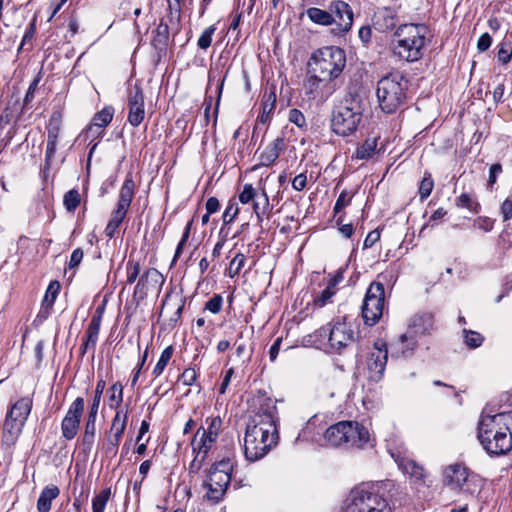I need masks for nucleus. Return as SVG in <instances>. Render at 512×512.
<instances>
[{
    "mask_svg": "<svg viewBox=\"0 0 512 512\" xmlns=\"http://www.w3.org/2000/svg\"><path fill=\"white\" fill-rule=\"evenodd\" d=\"M215 31L216 27L214 25H211L202 32L197 42V45L200 49L206 50L210 47L212 42V36L215 33Z\"/></svg>",
    "mask_w": 512,
    "mask_h": 512,
    "instance_id": "nucleus-45",
    "label": "nucleus"
},
{
    "mask_svg": "<svg viewBox=\"0 0 512 512\" xmlns=\"http://www.w3.org/2000/svg\"><path fill=\"white\" fill-rule=\"evenodd\" d=\"M128 118L127 121L133 127H138L145 118V103L142 88L135 85L128 93Z\"/></svg>",
    "mask_w": 512,
    "mask_h": 512,
    "instance_id": "nucleus-16",
    "label": "nucleus"
},
{
    "mask_svg": "<svg viewBox=\"0 0 512 512\" xmlns=\"http://www.w3.org/2000/svg\"><path fill=\"white\" fill-rule=\"evenodd\" d=\"M285 146V139L283 137H277L260 154V164L266 167L272 165L278 159L280 153L285 149Z\"/></svg>",
    "mask_w": 512,
    "mask_h": 512,
    "instance_id": "nucleus-23",
    "label": "nucleus"
},
{
    "mask_svg": "<svg viewBox=\"0 0 512 512\" xmlns=\"http://www.w3.org/2000/svg\"><path fill=\"white\" fill-rule=\"evenodd\" d=\"M84 406L85 402L82 397H77L69 406L61 422V433L66 440H72L76 437Z\"/></svg>",
    "mask_w": 512,
    "mask_h": 512,
    "instance_id": "nucleus-15",
    "label": "nucleus"
},
{
    "mask_svg": "<svg viewBox=\"0 0 512 512\" xmlns=\"http://www.w3.org/2000/svg\"><path fill=\"white\" fill-rule=\"evenodd\" d=\"M315 337L322 344H328L332 352L340 353L354 342V330L347 317H338L315 331Z\"/></svg>",
    "mask_w": 512,
    "mask_h": 512,
    "instance_id": "nucleus-10",
    "label": "nucleus"
},
{
    "mask_svg": "<svg viewBox=\"0 0 512 512\" xmlns=\"http://www.w3.org/2000/svg\"><path fill=\"white\" fill-rule=\"evenodd\" d=\"M206 458L207 457L202 454L195 453L194 459L191 461L188 468L189 474H197L201 470Z\"/></svg>",
    "mask_w": 512,
    "mask_h": 512,
    "instance_id": "nucleus-58",
    "label": "nucleus"
},
{
    "mask_svg": "<svg viewBox=\"0 0 512 512\" xmlns=\"http://www.w3.org/2000/svg\"><path fill=\"white\" fill-rule=\"evenodd\" d=\"M335 294L336 290H333L327 286L318 296L314 298V305L318 308L324 307L331 302Z\"/></svg>",
    "mask_w": 512,
    "mask_h": 512,
    "instance_id": "nucleus-44",
    "label": "nucleus"
},
{
    "mask_svg": "<svg viewBox=\"0 0 512 512\" xmlns=\"http://www.w3.org/2000/svg\"><path fill=\"white\" fill-rule=\"evenodd\" d=\"M500 212L503 221L506 222L512 218V200L507 198L503 201L500 207Z\"/></svg>",
    "mask_w": 512,
    "mask_h": 512,
    "instance_id": "nucleus-64",
    "label": "nucleus"
},
{
    "mask_svg": "<svg viewBox=\"0 0 512 512\" xmlns=\"http://www.w3.org/2000/svg\"><path fill=\"white\" fill-rule=\"evenodd\" d=\"M231 471L232 463L229 459H223L211 466L202 485L207 490V499L215 502L222 499L231 481Z\"/></svg>",
    "mask_w": 512,
    "mask_h": 512,
    "instance_id": "nucleus-12",
    "label": "nucleus"
},
{
    "mask_svg": "<svg viewBox=\"0 0 512 512\" xmlns=\"http://www.w3.org/2000/svg\"><path fill=\"white\" fill-rule=\"evenodd\" d=\"M497 58L502 64H507L512 58V46L509 43L502 42L499 45Z\"/></svg>",
    "mask_w": 512,
    "mask_h": 512,
    "instance_id": "nucleus-47",
    "label": "nucleus"
},
{
    "mask_svg": "<svg viewBox=\"0 0 512 512\" xmlns=\"http://www.w3.org/2000/svg\"><path fill=\"white\" fill-rule=\"evenodd\" d=\"M216 440V438L205 433L204 427H200L192 439V450L194 453L202 454L207 457Z\"/></svg>",
    "mask_w": 512,
    "mask_h": 512,
    "instance_id": "nucleus-24",
    "label": "nucleus"
},
{
    "mask_svg": "<svg viewBox=\"0 0 512 512\" xmlns=\"http://www.w3.org/2000/svg\"><path fill=\"white\" fill-rule=\"evenodd\" d=\"M110 488L103 489L92 499V511L93 512H104L106 504L110 498Z\"/></svg>",
    "mask_w": 512,
    "mask_h": 512,
    "instance_id": "nucleus-37",
    "label": "nucleus"
},
{
    "mask_svg": "<svg viewBox=\"0 0 512 512\" xmlns=\"http://www.w3.org/2000/svg\"><path fill=\"white\" fill-rule=\"evenodd\" d=\"M250 408L243 448L246 460L256 462L278 443L277 407L273 399L258 394L252 398Z\"/></svg>",
    "mask_w": 512,
    "mask_h": 512,
    "instance_id": "nucleus-1",
    "label": "nucleus"
},
{
    "mask_svg": "<svg viewBox=\"0 0 512 512\" xmlns=\"http://www.w3.org/2000/svg\"><path fill=\"white\" fill-rule=\"evenodd\" d=\"M307 87L310 93L321 84L338 78L346 66L345 51L337 46H326L314 51L308 60Z\"/></svg>",
    "mask_w": 512,
    "mask_h": 512,
    "instance_id": "nucleus-3",
    "label": "nucleus"
},
{
    "mask_svg": "<svg viewBox=\"0 0 512 512\" xmlns=\"http://www.w3.org/2000/svg\"><path fill=\"white\" fill-rule=\"evenodd\" d=\"M60 291V283L56 280L51 281L46 289L43 301H42V308L41 312H45L47 315L49 314V311L53 307L58 293Z\"/></svg>",
    "mask_w": 512,
    "mask_h": 512,
    "instance_id": "nucleus-30",
    "label": "nucleus"
},
{
    "mask_svg": "<svg viewBox=\"0 0 512 512\" xmlns=\"http://www.w3.org/2000/svg\"><path fill=\"white\" fill-rule=\"evenodd\" d=\"M256 195L257 193L252 184H245L243 186V190L239 194V201L242 204H248L256 198Z\"/></svg>",
    "mask_w": 512,
    "mask_h": 512,
    "instance_id": "nucleus-50",
    "label": "nucleus"
},
{
    "mask_svg": "<svg viewBox=\"0 0 512 512\" xmlns=\"http://www.w3.org/2000/svg\"><path fill=\"white\" fill-rule=\"evenodd\" d=\"M173 352H174V348L172 345L167 346L162 351V353L152 371V374L155 378L159 377L163 373L165 367L167 366L168 362L172 358Z\"/></svg>",
    "mask_w": 512,
    "mask_h": 512,
    "instance_id": "nucleus-32",
    "label": "nucleus"
},
{
    "mask_svg": "<svg viewBox=\"0 0 512 512\" xmlns=\"http://www.w3.org/2000/svg\"><path fill=\"white\" fill-rule=\"evenodd\" d=\"M105 386H106V383L104 380L101 379L97 382L93 401L89 408V413H91L93 415L98 414L100 401H101V397H102L103 391L105 389Z\"/></svg>",
    "mask_w": 512,
    "mask_h": 512,
    "instance_id": "nucleus-42",
    "label": "nucleus"
},
{
    "mask_svg": "<svg viewBox=\"0 0 512 512\" xmlns=\"http://www.w3.org/2000/svg\"><path fill=\"white\" fill-rule=\"evenodd\" d=\"M384 305V285L380 282H372L366 291L362 305L364 323L369 326L375 325L383 315Z\"/></svg>",
    "mask_w": 512,
    "mask_h": 512,
    "instance_id": "nucleus-13",
    "label": "nucleus"
},
{
    "mask_svg": "<svg viewBox=\"0 0 512 512\" xmlns=\"http://www.w3.org/2000/svg\"><path fill=\"white\" fill-rule=\"evenodd\" d=\"M96 418L97 415H93L91 413H88L85 427H84V433L82 436V446L84 448V451L89 452L94 444L95 435H96Z\"/></svg>",
    "mask_w": 512,
    "mask_h": 512,
    "instance_id": "nucleus-27",
    "label": "nucleus"
},
{
    "mask_svg": "<svg viewBox=\"0 0 512 512\" xmlns=\"http://www.w3.org/2000/svg\"><path fill=\"white\" fill-rule=\"evenodd\" d=\"M340 512H390V508L374 485L363 483L350 491Z\"/></svg>",
    "mask_w": 512,
    "mask_h": 512,
    "instance_id": "nucleus-7",
    "label": "nucleus"
},
{
    "mask_svg": "<svg viewBox=\"0 0 512 512\" xmlns=\"http://www.w3.org/2000/svg\"><path fill=\"white\" fill-rule=\"evenodd\" d=\"M25 425L5 417L2 431V445L10 448L15 445Z\"/></svg>",
    "mask_w": 512,
    "mask_h": 512,
    "instance_id": "nucleus-22",
    "label": "nucleus"
},
{
    "mask_svg": "<svg viewBox=\"0 0 512 512\" xmlns=\"http://www.w3.org/2000/svg\"><path fill=\"white\" fill-rule=\"evenodd\" d=\"M239 208L236 203H230L223 213V223L230 224L238 215Z\"/></svg>",
    "mask_w": 512,
    "mask_h": 512,
    "instance_id": "nucleus-57",
    "label": "nucleus"
},
{
    "mask_svg": "<svg viewBox=\"0 0 512 512\" xmlns=\"http://www.w3.org/2000/svg\"><path fill=\"white\" fill-rule=\"evenodd\" d=\"M288 119L297 127L302 128L306 125V119L303 113L298 109H291L289 111Z\"/></svg>",
    "mask_w": 512,
    "mask_h": 512,
    "instance_id": "nucleus-56",
    "label": "nucleus"
},
{
    "mask_svg": "<svg viewBox=\"0 0 512 512\" xmlns=\"http://www.w3.org/2000/svg\"><path fill=\"white\" fill-rule=\"evenodd\" d=\"M246 256L243 253H237L230 261L227 269V275L230 278L237 276L244 267Z\"/></svg>",
    "mask_w": 512,
    "mask_h": 512,
    "instance_id": "nucleus-38",
    "label": "nucleus"
},
{
    "mask_svg": "<svg viewBox=\"0 0 512 512\" xmlns=\"http://www.w3.org/2000/svg\"><path fill=\"white\" fill-rule=\"evenodd\" d=\"M408 81L399 73L389 74L377 83L376 96L384 113L391 114L406 101Z\"/></svg>",
    "mask_w": 512,
    "mask_h": 512,
    "instance_id": "nucleus-6",
    "label": "nucleus"
},
{
    "mask_svg": "<svg viewBox=\"0 0 512 512\" xmlns=\"http://www.w3.org/2000/svg\"><path fill=\"white\" fill-rule=\"evenodd\" d=\"M493 101L495 104H499L505 101V84L504 82L499 83L492 92Z\"/></svg>",
    "mask_w": 512,
    "mask_h": 512,
    "instance_id": "nucleus-63",
    "label": "nucleus"
},
{
    "mask_svg": "<svg viewBox=\"0 0 512 512\" xmlns=\"http://www.w3.org/2000/svg\"><path fill=\"white\" fill-rule=\"evenodd\" d=\"M404 470L406 473H409L411 476L420 479L423 477V469L422 467L416 465L414 462L409 461L404 465Z\"/></svg>",
    "mask_w": 512,
    "mask_h": 512,
    "instance_id": "nucleus-61",
    "label": "nucleus"
},
{
    "mask_svg": "<svg viewBox=\"0 0 512 512\" xmlns=\"http://www.w3.org/2000/svg\"><path fill=\"white\" fill-rule=\"evenodd\" d=\"M363 110L362 101L358 96L346 98L333 112L332 130L340 136L353 134L362 120Z\"/></svg>",
    "mask_w": 512,
    "mask_h": 512,
    "instance_id": "nucleus-9",
    "label": "nucleus"
},
{
    "mask_svg": "<svg viewBox=\"0 0 512 512\" xmlns=\"http://www.w3.org/2000/svg\"><path fill=\"white\" fill-rule=\"evenodd\" d=\"M223 304V298L219 294H215L212 298H210L206 304L205 309L210 311L213 314H217L221 311Z\"/></svg>",
    "mask_w": 512,
    "mask_h": 512,
    "instance_id": "nucleus-51",
    "label": "nucleus"
},
{
    "mask_svg": "<svg viewBox=\"0 0 512 512\" xmlns=\"http://www.w3.org/2000/svg\"><path fill=\"white\" fill-rule=\"evenodd\" d=\"M168 38H169V26H168V24L161 21L160 24L156 28L155 41H157L161 44H166V42L168 41Z\"/></svg>",
    "mask_w": 512,
    "mask_h": 512,
    "instance_id": "nucleus-53",
    "label": "nucleus"
},
{
    "mask_svg": "<svg viewBox=\"0 0 512 512\" xmlns=\"http://www.w3.org/2000/svg\"><path fill=\"white\" fill-rule=\"evenodd\" d=\"M353 196H354L353 193L343 190L340 193V195L334 205V213H339L342 209L347 207L351 203Z\"/></svg>",
    "mask_w": 512,
    "mask_h": 512,
    "instance_id": "nucleus-49",
    "label": "nucleus"
},
{
    "mask_svg": "<svg viewBox=\"0 0 512 512\" xmlns=\"http://www.w3.org/2000/svg\"><path fill=\"white\" fill-rule=\"evenodd\" d=\"M126 283L132 284L139 279L141 272V265L138 261L129 259L126 263Z\"/></svg>",
    "mask_w": 512,
    "mask_h": 512,
    "instance_id": "nucleus-39",
    "label": "nucleus"
},
{
    "mask_svg": "<svg viewBox=\"0 0 512 512\" xmlns=\"http://www.w3.org/2000/svg\"><path fill=\"white\" fill-rule=\"evenodd\" d=\"M168 3V11L170 13V20L172 21L175 18L177 21L180 19V0H167Z\"/></svg>",
    "mask_w": 512,
    "mask_h": 512,
    "instance_id": "nucleus-59",
    "label": "nucleus"
},
{
    "mask_svg": "<svg viewBox=\"0 0 512 512\" xmlns=\"http://www.w3.org/2000/svg\"><path fill=\"white\" fill-rule=\"evenodd\" d=\"M262 109L257 117V122L267 124L271 120V116L276 107V94L274 91L265 92L262 99Z\"/></svg>",
    "mask_w": 512,
    "mask_h": 512,
    "instance_id": "nucleus-26",
    "label": "nucleus"
},
{
    "mask_svg": "<svg viewBox=\"0 0 512 512\" xmlns=\"http://www.w3.org/2000/svg\"><path fill=\"white\" fill-rule=\"evenodd\" d=\"M434 187V181L431 177V175L425 176L419 186V195L421 199H426L430 196L432 190Z\"/></svg>",
    "mask_w": 512,
    "mask_h": 512,
    "instance_id": "nucleus-48",
    "label": "nucleus"
},
{
    "mask_svg": "<svg viewBox=\"0 0 512 512\" xmlns=\"http://www.w3.org/2000/svg\"><path fill=\"white\" fill-rule=\"evenodd\" d=\"M375 30L386 33L396 28L398 23L397 11L390 7L378 8L372 18Z\"/></svg>",
    "mask_w": 512,
    "mask_h": 512,
    "instance_id": "nucleus-18",
    "label": "nucleus"
},
{
    "mask_svg": "<svg viewBox=\"0 0 512 512\" xmlns=\"http://www.w3.org/2000/svg\"><path fill=\"white\" fill-rule=\"evenodd\" d=\"M492 44V37L489 33H483L477 41V49L479 52L487 51Z\"/></svg>",
    "mask_w": 512,
    "mask_h": 512,
    "instance_id": "nucleus-60",
    "label": "nucleus"
},
{
    "mask_svg": "<svg viewBox=\"0 0 512 512\" xmlns=\"http://www.w3.org/2000/svg\"><path fill=\"white\" fill-rule=\"evenodd\" d=\"M324 438L330 446L363 449L372 446L371 434L357 421H340L326 429Z\"/></svg>",
    "mask_w": 512,
    "mask_h": 512,
    "instance_id": "nucleus-5",
    "label": "nucleus"
},
{
    "mask_svg": "<svg viewBox=\"0 0 512 512\" xmlns=\"http://www.w3.org/2000/svg\"><path fill=\"white\" fill-rule=\"evenodd\" d=\"M221 425L222 420L220 419V417H214L210 420L208 427L204 428V431L206 434L217 439L221 429Z\"/></svg>",
    "mask_w": 512,
    "mask_h": 512,
    "instance_id": "nucleus-52",
    "label": "nucleus"
},
{
    "mask_svg": "<svg viewBox=\"0 0 512 512\" xmlns=\"http://www.w3.org/2000/svg\"><path fill=\"white\" fill-rule=\"evenodd\" d=\"M477 437L490 455H504L512 449V411L481 415Z\"/></svg>",
    "mask_w": 512,
    "mask_h": 512,
    "instance_id": "nucleus-2",
    "label": "nucleus"
},
{
    "mask_svg": "<svg viewBox=\"0 0 512 512\" xmlns=\"http://www.w3.org/2000/svg\"><path fill=\"white\" fill-rule=\"evenodd\" d=\"M456 205L461 208H466L470 212L477 214L480 212L481 206L469 193H462L458 198Z\"/></svg>",
    "mask_w": 512,
    "mask_h": 512,
    "instance_id": "nucleus-35",
    "label": "nucleus"
},
{
    "mask_svg": "<svg viewBox=\"0 0 512 512\" xmlns=\"http://www.w3.org/2000/svg\"><path fill=\"white\" fill-rule=\"evenodd\" d=\"M442 481L451 490L467 495H473L480 486L479 476L459 462L450 464L443 469Z\"/></svg>",
    "mask_w": 512,
    "mask_h": 512,
    "instance_id": "nucleus-11",
    "label": "nucleus"
},
{
    "mask_svg": "<svg viewBox=\"0 0 512 512\" xmlns=\"http://www.w3.org/2000/svg\"><path fill=\"white\" fill-rule=\"evenodd\" d=\"M378 137H368L365 141L359 145L352 155V159L358 160H369L377 152Z\"/></svg>",
    "mask_w": 512,
    "mask_h": 512,
    "instance_id": "nucleus-25",
    "label": "nucleus"
},
{
    "mask_svg": "<svg viewBox=\"0 0 512 512\" xmlns=\"http://www.w3.org/2000/svg\"><path fill=\"white\" fill-rule=\"evenodd\" d=\"M464 343L470 348L475 349L482 345L484 336L479 332L463 329Z\"/></svg>",
    "mask_w": 512,
    "mask_h": 512,
    "instance_id": "nucleus-36",
    "label": "nucleus"
},
{
    "mask_svg": "<svg viewBox=\"0 0 512 512\" xmlns=\"http://www.w3.org/2000/svg\"><path fill=\"white\" fill-rule=\"evenodd\" d=\"M428 32V27L424 24L399 25L392 40L393 54L407 62L420 60L424 55Z\"/></svg>",
    "mask_w": 512,
    "mask_h": 512,
    "instance_id": "nucleus-4",
    "label": "nucleus"
},
{
    "mask_svg": "<svg viewBox=\"0 0 512 512\" xmlns=\"http://www.w3.org/2000/svg\"><path fill=\"white\" fill-rule=\"evenodd\" d=\"M81 198L78 190L71 189L65 193L63 204L68 212H74L80 204Z\"/></svg>",
    "mask_w": 512,
    "mask_h": 512,
    "instance_id": "nucleus-40",
    "label": "nucleus"
},
{
    "mask_svg": "<svg viewBox=\"0 0 512 512\" xmlns=\"http://www.w3.org/2000/svg\"><path fill=\"white\" fill-rule=\"evenodd\" d=\"M434 329V316L429 312L414 315L408 324L409 334L415 336L429 334Z\"/></svg>",
    "mask_w": 512,
    "mask_h": 512,
    "instance_id": "nucleus-20",
    "label": "nucleus"
},
{
    "mask_svg": "<svg viewBox=\"0 0 512 512\" xmlns=\"http://www.w3.org/2000/svg\"><path fill=\"white\" fill-rule=\"evenodd\" d=\"M125 215H122L120 213H117L115 211L111 214V219L109 220L106 228H105V234L107 237L112 238L116 232V230L119 228L120 224L124 220Z\"/></svg>",
    "mask_w": 512,
    "mask_h": 512,
    "instance_id": "nucleus-43",
    "label": "nucleus"
},
{
    "mask_svg": "<svg viewBox=\"0 0 512 512\" xmlns=\"http://www.w3.org/2000/svg\"><path fill=\"white\" fill-rule=\"evenodd\" d=\"M128 419V409H118L112 420L111 432L123 436Z\"/></svg>",
    "mask_w": 512,
    "mask_h": 512,
    "instance_id": "nucleus-31",
    "label": "nucleus"
},
{
    "mask_svg": "<svg viewBox=\"0 0 512 512\" xmlns=\"http://www.w3.org/2000/svg\"><path fill=\"white\" fill-rule=\"evenodd\" d=\"M197 379V373L194 368H187L183 371V373L179 376V381H181L185 386H192Z\"/></svg>",
    "mask_w": 512,
    "mask_h": 512,
    "instance_id": "nucleus-55",
    "label": "nucleus"
},
{
    "mask_svg": "<svg viewBox=\"0 0 512 512\" xmlns=\"http://www.w3.org/2000/svg\"><path fill=\"white\" fill-rule=\"evenodd\" d=\"M33 400L29 396L19 398L8 409L6 416L10 420H15L18 423L25 425L28 416L31 413Z\"/></svg>",
    "mask_w": 512,
    "mask_h": 512,
    "instance_id": "nucleus-19",
    "label": "nucleus"
},
{
    "mask_svg": "<svg viewBox=\"0 0 512 512\" xmlns=\"http://www.w3.org/2000/svg\"><path fill=\"white\" fill-rule=\"evenodd\" d=\"M416 337L414 334H409V330L400 337V351L404 357L412 355L416 345Z\"/></svg>",
    "mask_w": 512,
    "mask_h": 512,
    "instance_id": "nucleus-33",
    "label": "nucleus"
},
{
    "mask_svg": "<svg viewBox=\"0 0 512 512\" xmlns=\"http://www.w3.org/2000/svg\"><path fill=\"white\" fill-rule=\"evenodd\" d=\"M100 323H101V315H94L87 327L85 338L83 339L85 341L86 347H92V351L95 350L98 335L100 331Z\"/></svg>",
    "mask_w": 512,
    "mask_h": 512,
    "instance_id": "nucleus-29",
    "label": "nucleus"
},
{
    "mask_svg": "<svg viewBox=\"0 0 512 512\" xmlns=\"http://www.w3.org/2000/svg\"><path fill=\"white\" fill-rule=\"evenodd\" d=\"M388 359L386 344L376 342L373 350L368 354L366 360L367 378L371 382H378L382 379Z\"/></svg>",
    "mask_w": 512,
    "mask_h": 512,
    "instance_id": "nucleus-14",
    "label": "nucleus"
},
{
    "mask_svg": "<svg viewBox=\"0 0 512 512\" xmlns=\"http://www.w3.org/2000/svg\"><path fill=\"white\" fill-rule=\"evenodd\" d=\"M134 191L135 182L131 175H127L120 188L118 202L113 211L126 216L134 197Z\"/></svg>",
    "mask_w": 512,
    "mask_h": 512,
    "instance_id": "nucleus-21",
    "label": "nucleus"
},
{
    "mask_svg": "<svg viewBox=\"0 0 512 512\" xmlns=\"http://www.w3.org/2000/svg\"><path fill=\"white\" fill-rule=\"evenodd\" d=\"M114 109L111 106L104 107L93 117V125L99 128L106 127L113 119Z\"/></svg>",
    "mask_w": 512,
    "mask_h": 512,
    "instance_id": "nucleus-34",
    "label": "nucleus"
},
{
    "mask_svg": "<svg viewBox=\"0 0 512 512\" xmlns=\"http://www.w3.org/2000/svg\"><path fill=\"white\" fill-rule=\"evenodd\" d=\"M269 207V197L263 190L262 193L260 195H256V198L253 200V211L255 214H259L262 210L268 211Z\"/></svg>",
    "mask_w": 512,
    "mask_h": 512,
    "instance_id": "nucleus-46",
    "label": "nucleus"
},
{
    "mask_svg": "<svg viewBox=\"0 0 512 512\" xmlns=\"http://www.w3.org/2000/svg\"><path fill=\"white\" fill-rule=\"evenodd\" d=\"M404 470L406 473H409L411 476L420 479L423 477V469L422 467L416 465L414 462L409 461L404 465Z\"/></svg>",
    "mask_w": 512,
    "mask_h": 512,
    "instance_id": "nucleus-62",
    "label": "nucleus"
},
{
    "mask_svg": "<svg viewBox=\"0 0 512 512\" xmlns=\"http://www.w3.org/2000/svg\"><path fill=\"white\" fill-rule=\"evenodd\" d=\"M110 408H118L123 401V386L120 382L114 383L109 389Z\"/></svg>",
    "mask_w": 512,
    "mask_h": 512,
    "instance_id": "nucleus-41",
    "label": "nucleus"
},
{
    "mask_svg": "<svg viewBox=\"0 0 512 512\" xmlns=\"http://www.w3.org/2000/svg\"><path fill=\"white\" fill-rule=\"evenodd\" d=\"M59 493H60V491L57 486H55V485L46 486L42 490V492L37 500V510L39 512H49L51 509L52 501L58 497Z\"/></svg>",
    "mask_w": 512,
    "mask_h": 512,
    "instance_id": "nucleus-28",
    "label": "nucleus"
},
{
    "mask_svg": "<svg viewBox=\"0 0 512 512\" xmlns=\"http://www.w3.org/2000/svg\"><path fill=\"white\" fill-rule=\"evenodd\" d=\"M163 276L156 268H149L141 274L134 288L133 298L143 300L148 290L152 287L160 286L163 283Z\"/></svg>",
    "mask_w": 512,
    "mask_h": 512,
    "instance_id": "nucleus-17",
    "label": "nucleus"
},
{
    "mask_svg": "<svg viewBox=\"0 0 512 512\" xmlns=\"http://www.w3.org/2000/svg\"><path fill=\"white\" fill-rule=\"evenodd\" d=\"M307 16L315 24L332 25V32L341 35L348 32L353 24V11L350 6L343 1L334 2L330 7V12L320 8L312 7L307 10Z\"/></svg>",
    "mask_w": 512,
    "mask_h": 512,
    "instance_id": "nucleus-8",
    "label": "nucleus"
},
{
    "mask_svg": "<svg viewBox=\"0 0 512 512\" xmlns=\"http://www.w3.org/2000/svg\"><path fill=\"white\" fill-rule=\"evenodd\" d=\"M60 133V125L57 121L53 119L50 120L48 130H47V142L57 143L58 137Z\"/></svg>",
    "mask_w": 512,
    "mask_h": 512,
    "instance_id": "nucleus-54",
    "label": "nucleus"
}]
</instances>
